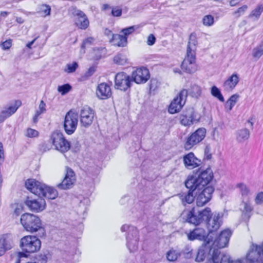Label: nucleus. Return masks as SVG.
<instances>
[{
	"instance_id": "1a4fd4ad",
	"label": "nucleus",
	"mask_w": 263,
	"mask_h": 263,
	"mask_svg": "<svg viewBox=\"0 0 263 263\" xmlns=\"http://www.w3.org/2000/svg\"><path fill=\"white\" fill-rule=\"evenodd\" d=\"M187 96V90L183 89L172 100L168 107V111L170 114L178 112L184 105Z\"/></svg>"
},
{
	"instance_id": "f704fd0d",
	"label": "nucleus",
	"mask_w": 263,
	"mask_h": 263,
	"mask_svg": "<svg viewBox=\"0 0 263 263\" xmlns=\"http://www.w3.org/2000/svg\"><path fill=\"white\" fill-rule=\"evenodd\" d=\"M220 251L218 249H214L208 257L206 263H219Z\"/></svg>"
},
{
	"instance_id": "e2e57ef3",
	"label": "nucleus",
	"mask_w": 263,
	"mask_h": 263,
	"mask_svg": "<svg viewBox=\"0 0 263 263\" xmlns=\"http://www.w3.org/2000/svg\"><path fill=\"white\" fill-rule=\"evenodd\" d=\"M204 158L207 160H210L212 158V155L208 147H206L204 151Z\"/></svg>"
},
{
	"instance_id": "412c9836",
	"label": "nucleus",
	"mask_w": 263,
	"mask_h": 263,
	"mask_svg": "<svg viewBox=\"0 0 263 263\" xmlns=\"http://www.w3.org/2000/svg\"><path fill=\"white\" fill-rule=\"evenodd\" d=\"M25 186L30 192L40 196L44 183L34 179H29L25 182Z\"/></svg>"
},
{
	"instance_id": "a18cd8bd",
	"label": "nucleus",
	"mask_w": 263,
	"mask_h": 263,
	"mask_svg": "<svg viewBox=\"0 0 263 263\" xmlns=\"http://www.w3.org/2000/svg\"><path fill=\"white\" fill-rule=\"evenodd\" d=\"M39 132L35 129L31 128H28L25 133V136L28 138H36L39 136Z\"/></svg>"
},
{
	"instance_id": "aec40b11",
	"label": "nucleus",
	"mask_w": 263,
	"mask_h": 263,
	"mask_svg": "<svg viewBox=\"0 0 263 263\" xmlns=\"http://www.w3.org/2000/svg\"><path fill=\"white\" fill-rule=\"evenodd\" d=\"M232 232L229 229L222 231L219 236L214 240L213 245L219 248L225 247L229 241Z\"/></svg>"
},
{
	"instance_id": "6e6d98bb",
	"label": "nucleus",
	"mask_w": 263,
	"mask_h": 263,
	"mask_svg": "<svg viewBox=\"0 0 263 263\" xmlns=\"http://www.w3.org/2000/svg\"><path fill=\"white\" fill-rule=\"evenodd\" d=\"M243 209H242V211L243 213H250L252 210V206L250 204L247 202H243L242 203Z\"/></svg>"
},
{
	"instance_id": "4468645a",
	"label": "nucleus",
	"mask_w": 263,
	"mask_h": 263,
	"mask_svg": "<svg viewBox=\"0 0 263 263\" xmlns=\"http://www.w3.org/2000/svg\"><path fill=\"white\" fill-rule=\"evenodd\" d=\"M70 11L72 15L77 17L76 20L77 26L81 29H86L89 25V21L86 15L76 7H71Z\"/></svg>"
},
{
	"instance_id": "9b49d317",
	"label": "nucleus",
	"mask_w": 263,
	"mask_h": 263,
	"mask_svg": "<svg viewBox=\"0 0 263 263\" xmlns=\"http://www.w3.org/2000/svg\"><path fill=\"white\" fill-rule=\"evenodd\" d=\"M132 82L129 76L126 73L119 72L115 76V87L116 89L126 91L130 89Z\"/></svg>"
},
{
	"instance_id": "bf43d9fd",
	"label": "nucleus",
	"mask_w": 263,
	"mask_h": 263,
	"mask_svg": "<svg viewBox=\"0 0 263 263\" xmlns=\"http://www.w3.org/2000/svg\"><path fill=\"white\" fill-rule=\"evenodd\" d=\"M112 14L114 16H119L122 14V10L119 8L116 7L112 9Z\"/></svg>"
},
{
	"instance_id": "69168bd1",
	"label": "nucleus",
	"mask_w": 263,
	"mask_h": 263,
	"mask_svg": "<svg viewBox=\"0 0 263 263\" xmlns=\"http://www.w3.org/2000/svg\"><path fill=\"white\" fill-rule=\"evenodd\" d=\"M9 14L7 11H2L0 14V20L2 18H5Z\"/></svg>"
},
{
	"instance_id": "49530a36",
	"label": "nucleus",
	"mask_w": 263,
	"mask_h": 263,
	"mask_svg": "<svg viewBox=\"0 0 263 263\" xmlns=\"http://www.w3.org/2000/svg\"><path fill=\"white\" fill-rule=\"evenodd\" d=\"M138 28V27L137 26H132L122 29L121 32L124 34L123 36L127 37L128 35L133 33Z\"/></svg>"
},
{
	"instance_id": "c9c22d12",
	"label": "nucleus",
	"mask_w": 263,
	"mask_h": 263,
	"mask_svg": "<svg viewBox=\"0 0 263 263\" xmlns=\"http://www.w3.org/2000/svg\"><path fill=\"white\" fill-rule=\"evenodd\" d=\"M263 12V5L259 4L258 5L256 8L253 9L251 13L250 14L249 17L250 18H254L255 20H257L260 17L261 14Z\"/></svg>"
},
{
	"instance_id": "423d86ee",
	"label": "nucleus",
	"mask_w": 263,
	"mask_h": 263,
	"mask_svg": "<svg viewBox=\"0 0 263 263\" xmlns=\"http://www.w3.org/2000/svg\"><path fill=\"white\" fill-rule=\"evenodd\" d=\"M201 117V115L193 108H189L179 115V120L182 125L190 127L194 124L199 123Z\"/></svg>"
},
{
	"instance_id": "c03bdc74",
	"label": "nucleus",
	"mask_w": 263,
	"mask_h": 263,
	"mask_svg": "<svg viewBox=\"0 0 263 263\" xmlns=\"http://www.w3.org/2000/svg\"><path fill=\"white\" fill-rule=\"evenodd\" d=\"M202 22L206 26H211L214 23V17L212 15H206L203 17Z\"/></svg>"
},
{
	"instance_id": "473e14b6",
	"label": "nucleus",
	"mask_w": 263,
	"mask_h": 263,
	"mask_svg": "<svg viewBox=\"0 0 263 263\" xmlns=\"http://www.w3.org/2000/svg\"><path fill=\"white\" fill-rule=\"evenodd\" d=\"M239 95L235 94L232 95L227 101L225 104V109L227 111H230L236 103Z\"/></svg>"
},
{
	"instance_id": "5fc2aeb1",
	"label": "nucleus",
	"mask_w": 263,
	"mask_h": 263,
	"mask_svg": "<svg viewBox=\"0 0 263 263\" xmlns=\"http://www.w3.org/2000/svg\"><path fill=\"white\" fill-rule=\"evenodd\" d=\"M255 202L257 204H260L263 202V192L258 193L255 197Z\"/></svg>"
},
{
	"instance_id": "0e129e2a",
	"label": "nucleus",
	"mask_w": 263,
	"mask_h": 263,
	"mask_svg": "<svg viewBox=\"0 0 263 263\" xmlns=\"http://www.w3.org/2000/svg\"><path fill=\"white\" fill-rule=\"evenodd\" d=\"M104 34L110 38V39L112 37V35H115V34L112 33V32L109 29L106 28L104 30Z\"/></svg>"
},
{
	"instance_id": "09e8293b",
	"label": "nucleus",
	"mask_w": 263,
	"mask_h": 263,
	"mask_svg": "<svg viewBox=\"0 0 263 263\" xmlns=\"http://www.w3.org/2000/svg\"><path fill=\"white\" fill-rule=\"evenodd\" d=\"M71 89V87L70 86V85L67 84L62 86H59L58 88V90L61 93L62 95H64L68 93Z\"/></svg>"
},
{
	"instance_id": "6ab92c4d",
	"label": "nucleus",
	"mask_w": 263,
	"mask_h": 263,
	"mask_svg": "<svg viewBox=\"0 0 263 263\" xmlns=\"http://www.w3.org/2000/svg\"><path fill=\"white\" fill-rule=\"evenodd\" d=\"M96 93L97 97L101 100H105L110 98L112 95L110 86L104 82L98 84Z\"/></svg>"
},
{
	"instance_id": "f257e3e1",
	"label": "nucleus",
	"mask_w": 263,
	"mask_h": 263,
	"mask_svg": "<svg viewBox=\"0 0 263 263\" xmlns=\"http://www.w3.org/2000/svg\"><path fill=\"white\" fill-rule=\"evenodd\" d=\"M213 178L212 171L211 168H208L197 176H189L185 181L186 187L195 191L196 204L198 206L204 205L211 199L214 189L212 186L207 185Z\"/></svg>"
},
{
	"instance_id": "72a5a7b5",
	"label": "nucleus",
	"mask_w": 263,
	"mask_h": 263,
	"mask_svg": "<svg viewBox=\"0 0 263 263\" xmlns=\"http://www.w3.org/2000/svg\"><path fill=\"white\" fill-rule=\"evenodd\" d=\"M46 109V103L44 101L41 100L38 109L36 110L35 113L33 117V121L34 123H37L38 121L39 117L42 114L45 112Z\"/></svg>"
},
{
	"instance_id": "a211bd4d",
	"label": "nucleus",
	"mask_w": 263,
	"mask_h": 263,
	"mask_svg": "<svg viewBox=\"0 0 263 263\" xmlns=\"http://www.w3.org/2000/svg\"><path fill=\"white\" fill-rule=\"evenodd\" d=\"M94 112L90 107H84L80 112V122L82 126L87 127L92 123Z\"/></svg>"
},
{
	"instance_id": "c756f323",
	"label": "nucleus",
	"mask_w": 263,
	"mask_h": 263,
	"mask_svg": "<svg viewBox=\"0 0 263 263\" xmlns=\"http://www.w3.org/2000/svg\"><path fill=\"white\" fill-rule=\"evenodd\" d=\"M197 44V37L195 33H192L189 37V40L186 49V53L196 54V45Z\"/></svg>"
},
{
	"instance_id": "de8ad7c7",
	"label": "nucleus",
	"mask_w": 263,
	"mask_h": 263,
	"mask_svg": "<svg viewBox=\"0 0 263 263\" xmlns=\"http://www.w3.org/2000/svg\"><path fill=\"white\" fill-rule=\"evenodd\" d=\"M237 187L239 189L242 196H248L250 193V190L247 185L243 183H239Z\"/></svg>"
},
{
	"instance_id": "39448f33",
	"label": "nucleus",
	"mask_w": 263,
	"mask_h": 263,
	"mask_svg": "<svg viewBox=\"0 0 263 263\" xmlns=\"http://www.w3.org/2000/svg\"><path fill=\"white\" fill-rule=\"evenodd\" d=\"M41 246V242L36 236L28 235L21 239L20 247L25 252L34 253L40 249Z\"/></svg>"
},
{
	"instance_id": "f8f14e48",
	"label": "nucleus",
	"mask_w": 263,
	"mask_h": 263,
	"mask_svg": "<svg viewBox=\"0 0 263 263\" xmlns=\"http://www.w3.org/2000/svg\"><path fill=\"white\" fill-rule=\"evenodd\" d=\"M247 258L250 263H263V242L261 246L252 244Z\"/></svg>"
},
{
	"instance_id": "2f4dec72",
	"label": "nucleus",
	"mask_w": 263,
	"mask_h": 263,
	"mask_svg": "<svg viewBox=\"0 0 263 263\" xmlns=\"http://www.w3.org/2000/svg\"><path fill=\"white\" fill-rule=\"evenodd\" d=\"M36 12L41 16L45 17L50 15L51 7L48 5L42 4L37 7Z\"/></svg>"
},
{
	"instance_id": "cd10ccee",
	"label": "nucleus",
	"mask_w": 263,
	"mask_h": 263,
	"mask_svg": "<svg viewBox=\"0 0 263 263\" xmlns=\"http://www.w3.org/2000/svg\"><path fill=\"white\" fill-rule=\"evenodd\" d=\"M42 193L41 196L49 199H54L58 196V191L53 187L49 186L44 184V186H42Z\"/></svg>"
},
{
	"instance_id": "9d476101",
	"label": "nucleus",
	"mask_w": 263,
	"mask_h": 263,
	"mask_svg": "<svg viewBox=\"0 0 263 263\" xmlns=\"http://www.w3.org/2000/svg\"><path fill=\"white\" fill-rule=\"evenodd\" d=\"M206 129L204 128H199L189 136L184 143V148L190 150L194 146L202 141L205 138Z\"/></svg>"
},
{
	"instance_id": "37998d69",
	"label": "nucleus",
	"mask_w": 263,
	"mask_h": 263,
	"mask_svg": "<svg viewBox=\"0 0 263 263\" xmlns=\"http://www.w3.org/2000/svg\"><path fill=\"white\" fill-rule=\"evenodd\" d=\"M211 94L214 97L217 98L221 102H224V99L220 90L215 86H214L211 88Z\"/></svg>"
},
{
	"instance_id": "20e7f679",
	"label": "nucleus",
	"mask_w": 263,
	"mask_h": 263,
	"mask_svg": "<svg viewBox=\"0 0 263 263\" xmlns=\"http://www.w3.org/2000/svg\"><path fill=\"white\" fill-rule=\"evenodd\" d=\"M122 232H127L126 235L127 247L130 252H134L138 249V232L133 226L125 224L121 228Z\"/></svg>"
},
{
	"instance_id": "052dcab7",
	"label": "nucleus",
	"mask_w": 263,
	"mask_h": 263,
	"mask_svg": "<svg viewBox=\"0 0 263 263\" xmlns=\"http://www.w3.org/2000/svg\"><path fill=\"white\" fill-rule=\"evenodd\" d=\"M156 38L153 34H150L147 38V44L148 45H153L155 44Z\"/></svg>"
},
{
	"instance_id": "ddd939ff",
	"label": "nucleus",
	"mask_w": 263,
	"mask_h": 263,
	"mask_svg": "<svg viewBox=\"0 0 263 263\" xmlns=\"http://www.w3.org/2000/svg\"><path fill=\"white\" fill-rule=\"evenodd\" d=\"M25 204L30 211L35 213L43 211L46 206L45 200L41 198L33 199L28 197L25 201Z\"/></svg>"
},
{
	"instance_id": "b1692460",
	"label": "nucleus",
	"mask_w": 263,
	"mask_h": 263,
	"mask_svg": "<svg viewBox=\"0 0 263 263\" xmlns=\"http://www.w3.org/2000/svg\"><path fill=\"white\" fill-rule=\"evenodd\" d=\"M21 104L20 101H15L13 104L3 110L0 114V122H3L6 119L14 114Z\"/></svg>"
},
{
	"instance_id": "a19ab883",
	"label": "nucleus",
	"mask_w": 263,
	"mask_h": 263,
	"mask_svg": "<svg viewBox=\"0 0 263 263\" xmlns=\"http://www.w3.org/2000/svg\"><path fill=\"white\" fill-rule=\"evenodd\" d=\"M114 62L115 63L118 65H124L126 63L127 59L123 54L118 53L114 58Z\"/></svg>"
},
{
	"instance_id": "680f3d73",
	"label": "nucleus",
	"mask_w": 263,
	"mask_h": 263,
	"mask_svg": "<svg viewBox=\"0 0 263 263\" xmlns=\"http://www.w3.org/2000/svg\"><path fill=\"white\" fill-rule=\"evenodd\" d=\"M96 71V67L95 66H91L89 68L88 70L85 72V76L87 77L91 76Z\"/></svg>"
},
{
	"instance_id": "ea45409f",
	"label": "nucleus",
	"mask_w": 263,
	"mask_h": 263,
	"mask_svg": "<svg viewBox=\"0 0 263 263\" xmlns=\"http://www.w3.org/2000/svg\"><path fill=\"white\" fill-rule=\"evenodd\" d=\"M263 55V45L257 46L252 50V56L256 60H258Z\"/></svg>"
},
{
	"instance_id": "4be33fe9",
	"label": "nucleus",
	"mask_w": 263,
	"mask_h": 263,
	"mask_svg": "<svg viewBox=\"0 0 263 263\" xmlns=\"http://www.w3.org/2000/svg\"><path fill=\"white\" fill-rule=\"evenodd\" d=\"M13 246L12 237L7 234L3 235L0 238V256L3 255L6 251L10 250Z\"/></svg>"
},
{
	"instance_id": "864d4df0",
	"label": "nucleus",
	"mask_w": 263,
	"mask_h": 263,
	"mask_svg": "<svg viewBox=\"0 0 263 263\" xmlns=\"http://www.w3.org/2000/svg\"><path fill=\"white\" fill-rule=\"evenodd\" d=\"M1 46L3 50H8L12 46V40L9 39L1 43Z\"/></svg>"
},
{
	"instance_id": "338daca9",
	"label": "nucleus",
	"mask_w": 263,
	"mask_h": 263,
	"mask_svg": "<svg viewBox=\"0 0 263 263\" xmlns=\"http://www.w3.org/2000/svg\"><path fill=\"white\" fill-rule=\"evenodd\" d=\"M22 211V209L20 207H17L15 208L14 210V213L16 216H18L20 214L21 212Z\"/></svg>"
},
{
	"instance_id": "c85d7f7f",
	"label": "nucleus",
	"mask_w": 263,
	"mask_h": 263,
	"mask_svg": "<svg viewBox=\"0 0 263 263\" xmlns=\"http://www.w3.org/2000/svg\"><path fill=\"white\" fill-rule=\"evenodd\" d=\"M110 42H112L115 46L125 47L127 43V37L123 35L115 34L112 35V37L110 39Z\"/></svg>"
},
{
	"instance_id": "dca6fc26",
	"label": "nucleus",
	"mask_w": 263,
	"mask_h": 263,
	"mask_svg": "<svg viewBox=\"0 0 263 263\" xmlns=\"http://www.w3.org/2000/svg\"><path fill=\"white\" fill-rule=\"evenodd\" d=\"M66 171L65 178L61 183L57 185V187L61 190H67L71 188L76 180L75 173L71 168L66 167Z\"/></svg>"
},
{
	"instance_id": "bb28decb",
	"label": "nucleus",
	"mask_w": 263,
	"mask_h": 263,
	"mask_svg": "<svg viewBox=\"0 0 263 263\" xmlns=\"http://www.w3.org/2000/svg\"><path fill=\"white\" fill-rule=\"evenodd\" d=\"M239 81V75L237 73H233L223 84V88L226 91L232 90L237 85Z\"/></svg>"
},
{
	"instance_id": "4c0bfd02",
	"label": "nucleus",
	"mask_w": 263,
	"mask_h": 263,
	"mask_svg": "<svg viewBox=\"0 0 263 263\" xmlns=\"http://www.w3.org/2000/svg\"><path fill=\"white\" fill-rule=\"evenodd\" d=\"M250 136V132L247 129H243L237 132V139L240 141H243L249 138Z\"/></svg>"
},
{
	"instance_id": "a878e982",
	"label": "nucleus",
	"mask_w": 263,
	"mask_h": 263,
	"mask_svg": "<svg viewBox=\"0 0 263 263\" xmlns=\"http://www.w3.org/2000/svg\"><path fill=\"white\" fill-rule=\"evenodd\" d=\"M207 237V233L205 230L201 228H197L187 234V238L190 240L198 239L205 240Z\"/></svg>"
},
{
	"instance_id": "8fccbe9b",
	"label": "nucleus",
	"mask_w": 263,
	"mask_h": 263,
	"mask_svg": "<svg viewBox=\"0 0 263 263\" xmlns=\"http://www.w3.org/2000/svg\"><path fill=\"white\" fill-rule=\"evenodd\" d=\"M219 263H233V261L229 255L220 253Z\"/></svg>"
},
{
	"instance_id": "4d7b16f0",
	"label": "nucleus",
	"mask_w": 263,
	"mask_h": 263,
	"mask_svg": "<svg viewBox=\"0 0 263 263\" xmlns=\"http://www.w3.org/2000/svg\"><path fill=\"white\" fill-rule=\"evenodd\" d=\"M248 6L247 5H243L242 7L239 8L237 11L235 12V14H238L237 16H239L242 15L247 10Z\"/></svg>"
},
{
	"instance_id": "0eeeda50",
	"label": "nucleus",
	"mask_w": 263,
	"mask_h": 263,
	"mask_svg": "<svg viewBox=\"0 0 263 263\" xmlns=\"http://www.w3.org/2000/svg\"><path fill=\"white\" fill-rule=\"evenodd\" d=\"M50 140L55 148L61 153H65L70 149L69 142L65 138L63 134L59 131L52 133Z\"/></svg>"
},
{
	"instance_id": "393cba45",
	"label": "nucleus",
	"mask_w": 263,
	"mask_h": 263,
	"mask_svg": "<svg viewBox=\"0 0 263 263\" xmlns=\"http://www.w3.org/2000/svg\"><path fill=\"white\" fill-rule=\"evenodd\" d=\"M213 250L208 245L201 246L198 249L195 261L199 262L203 261L206 257H208L212 254Z\"/></svg>"
},
{
	"instance_id": "5701e85b",
	"label": "nucleus",
	"mask_w": 263,
	"mask_h": 263,
	"mask_svg": "<svg viewBox=\"0 0 263 263\" xmlns=\"http://www.w3.org/2000/svg\"><path fill=\"white\" fill-rule=\"evenodd\" d=\"M200 160L196 158L193 153L191 152L183 157V163L186 168L193 169L200 164Z\"/></svg>"
},
{
	"instance_id": "6e6552de",
	"label": "nucleus",
	"mask_w": 263,
	"mask_h": 263,
	"mask_svg": "<svg viewBox=\"0 0 263 263\" xmlns=\"http://www.w3.org/2000/svg\"><path fill=\"white\" fill-rule=\"evenodd\" d=\"M78 124V115L72 110H69L65 115L64 129L65 133L72 135L76 131Z\"/></svg>"
},
{
	"instance_id": "603ef678",
	"label": "nucleus",
	"mask_w": 263,
	"mask_h": 263,
	"mask_svg": "<svg viewBox=\"0 0 263 263\" xmlns=\"http://www.w3.org/2000/svg\"><path fill=\"white\" fill-rule=\"evenodd\" d=\"M47 257L45 254H40L37 255L33 263H47Z\"/></svg>"
},
{
	"instance_id": "58836bf2",
	"label": "nucleus",
	"mask_w": 263,
	"mask_h": 263,
	"mask_svg": "<svg viewBox=\"0 0 263 263\" xmlns=\"http://www.w3.org/2000/svg\"><path fill=\"white\" fill-rule=\"evenodd\" d=\"M189 93L193 97L198 98L201 94V89L198 85L194 84L189 90Z\"/></svg>"
},
{
	"instance_id": "f03ea898",
	"label": "nucleus",
	"mask_w": 263,
	"mask_h": 263,
	"mask_svg": "<svg viewBox=\"0 0 263 263\" xmlns=\"http://www.w3.org/2000/svg\"><path fill=\"white\" fill-rule=\"evenodd\" d=\"M182 216L187 222L195 225H198L203 221H208L207 227L209 233L217 231L221 224L219 214L212 216L209 208H206L202 211L197 210L195 208H193L190 211H184Z\"/></svg>"
},
{
	"instance_id": "7c9ffc66",
	"label": "nucleus",
	"mask_w": 263,
	"mask_h": 263,
	"mask_svg": "<svg viewBox=\"0 0 263 263\" xmlns=\"http://www.w3.org/2000/svg\"><path fill=\"white\" fill-rule=\"evenodd\" d=\"M194 192L195 191L190 189L187 193H182L179 195L180 199H181L183 204L191 203L194 201L195 197L194 196Z\"/></svg>"
},
{
	"instance_id": "e433bc0d",
	"label": "nucleus",
	"mask_w": 263,
	"mask_h": 263,
	"mask_svg": "<svg viewBox=\"0 0 263 263\" xmlns=\"http://www.w3.org/2000/svg\"><path fill=\"white\" fill-rule=\"evenodd\" d=\"M93 55V59L98 60L103 57H104L106 54V50L105 48L100 47L93 49L92 53Z\"/></svg>"
},
{
	"instance_id": "79ce46f5",
	"label": "nucleus",
	"mask_w": 263,
	"mask_h": 263,
	"mask_svg": "<svg viewBox=\"0 0 263 263\" xmlns=\"http://www.w3.org/2000/svg\"><path fill=\"white\" fill-rule=\"evenodd\" d=\"M180 255V253L172 249L167 253L166 258L168 261H175Z\"/></svg>"
},
{
	"instance_id": "774afa93",
	"label": "nucleus",
	"mask_w": 263,
	"mask_h": 263,
	"mask_svg": "<svg viewBox=\"0 0 263 263\" xmlns=\"http://www.w3.org/2000/svg\"><path fill=\"white\" fill-rule=\"evenodd\" d=\"M241 0H231L230 2V5L231 6H235L237 3H238Z\"/></svg>"
},
{
	"instance_id": "2eb2a0df",
	"label": "nucleus",
	"mask_w": 263,
	"mask_h": 263,
	"mask_svg": "<svg viewBox=\"0 0 263 263\" xmlns=\"http://www.w3.org/2000/svg\"><path fill=\"white\" fill-rule=\"evenodd\" d=\"M181 68L189 73H194L197 70L196 62V54L186 53V56L181 64Z\"/></svg>"
},
{
	"instance_id": "7ed1b4c3",
	"label": "nucleus",
	"mask_w": 263,
	"mask_h": 263,
	"mask_svg": "<svg viewBox=\"0 0 263 263\" xmlns=\"http://www.w3.org/2000/svg\"><path fill=\"white\" fill-rule=\"evenodd\" d=\"M21 223L24 229L30 233L37 232V236L41 238L46 235L45 228L40 218L36 215L25 213L21 216Z\"/></svg>"
},
{
	"instance_id": "13d9d810",
	"label": "nucleus",
	"mask_w": 263,
	"mask_h": 263,
	"mask_svg": "<svg viewBox=\"0 0 263 263\" xmlns=\"http://www.w3.org/2000/svg\"><path fill=\"white\" fill-rule=\"evenodd\" d=\"M95 41V39L92 37H89L85 39L82 44V48H85L86 46L88 44H91Z\"/></svg>"
},
{
	"instance_id": "f3484780",
	"label": "nucleus",
	"mask_w": 263,
	"mask_h": 263,
	"mask_svg": "<svg viewBox=\"0 0 263 263\" xmlns=\"http://www.w3.org/2000/svg\"><path fill=\"white\" fill-rule=\"evenodd\" d=\"M150 77L148 69L144 67H140L132 72V81L137 84H143L146 83Z\"/></svg>"
},
{
	"instance_id": "3c124183",
	"label": "nucleus",
	"mask_w": 263,
	"mask_h": 263,
	"mask_svg": "<svg viewBox=\"0 0 263 263\" xmlns=\"http://www.w3.org/2000/svg\"><path fill=\"white\" fill-rule=\"evenodd\" d=\"M78 67V63L74 62L71 64H67V68L65 69V71L68 73L73 72L75 71Z\"/></svg>"
}]
</instances>
